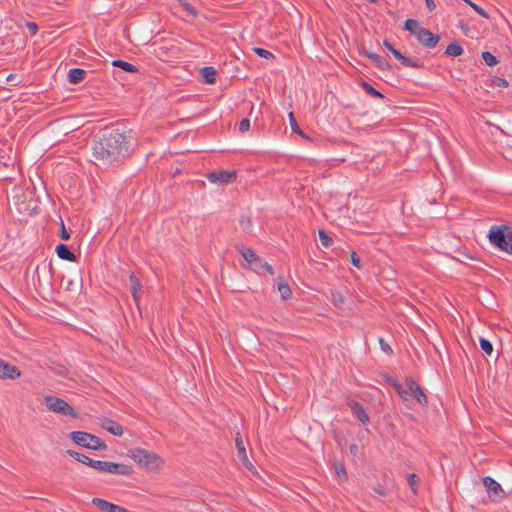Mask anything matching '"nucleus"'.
Returning <instances> with one entry per match:
<instances>
[{
	"label": "nucleus",
	"mask_w": 512,
	"mask_h": 512,
	"mask_svg": "<svg viewBox=\"0 0 512 512\" xmlns=\"http://www.w3.org/2000/svg\"><path fill=\"white\" fill-rule=\"evenodd\" d=\"M92 155L98 165L119 166L130 156L129 137L119 129L104 130L93 141Z\"/></svg>",
	"instance_id": "obj_1"
},
{
	"label": "nucleus",
	"mask_w": 512,
	"mask_h": 512,
	"mask_svg": "<svg viewBox=\"0 0 512 512\" xmlns=\"http://www.w3.org/2000/svg\"><path fill=\"white\" fill-rule=\"evenodd\" d=\"M128 456L142 468L154 473H158L164 463L160 455L143 448L130 449Z\"/></svg>",
	"instance_id": "obj_2"
},
{
	"label": "nucleus",
	"mask_w": 512,
	"mask_h": 512,
	"mask_svg": "<svg viewBox=\"0 0 512 512\" xmlns=\"http://www.w3.org/2000/svg\"><path fill=\"white\" fill-rule=\"evenodd\" d=\"M489 241L498 249L512 254V229L507 225H494L488 233Z\"/></svg>",
	"instance_id": "obj_3"
},
{
	"label": "nucleus",
	"mask_w": 512,
	"mask_h": 512,
	"mask_svg": "<svg viewBox=\"0 0 512 512\" xmlns=\"http://www.w3.org/2000/svg\"><path fill=\"white\" fill-rule=\"evenodd\" d=\"M70 439L77 445L95 451H104L107 444L99 437L83 431H73L69 434Z\"/></svg>",
	"instance_id": "obj_4"
},
{
	"label": "nucleus",
	"mask_w": 512,
	"mask_h": 512,
	"mask_svg": "<svg viewBox=\"0 0 512 512\" xmlns=\"http://www.w3.org/2000/svg\"><path fill=\"white\" fill-rule=\"evenodd\" d=\"M44 404L51 412L63 416H69L74 419L78 418L77 411L62 398H59L54 395H46L44 396Z\"/></svg>",
	"instance_id": "obj_5"
},
{
	"label": "nucleus",
	"mask_w": 512,
	"mask_h": 512,
	"mask_svg": "<svg viewBox=\"0 0 512 512\" xmlns=\"http://www.w3.org/2000/svg\"><path fill=\"white\" fill-rule=\"evenodd\" d=\"M94 469L101 472H108L115 475L121 476H130L134 472L132 466L124 464V463H116L110 461H101L94 462Z\"/></svg>",
	"instance_id": "obj_6"
},
{
	"label": "nucleus",
	"mask_w": 512,
	"mask_h": 512,
	"mask_svg": "<svg viewBox=\"0 0 512 512\" xmlns=\"http://www.w3.org/2000/svg\"><path fill=\"white\" fill-rule=\"evenodd\" d=\"M482 483L489 495V498L493 502H499L506 497V493L501 485L490 476H485L482 479Z\"/></svg>",
	"instance_id": "obj_7"
},
{
	"label": "nucleus",
	"mask_w": 512,
	"mask_h": 512,
	"mask_svg": "<svg viewBox=\"0 0 512 512\" xmlns=\"http://www.w3.org/2000/svg\"><path fill=\"white\" fill-rule=\"evenodd\" d=\"M405 385L407 387L406 390H408L410 393V398L413 397L422 406H427L428 399L426 394L412 377L405 378Z\"/></svg>",
	"instance_id": "obj_8"
},
{
	"label": "nucleus",
	"mask_w": 512,
	"mask_h": 512,
	"mask_svg": "<svg viewBox=\"0 0 512 512\" xmlns=\"http://www.w3.org/2000/svg\"><path fill=\"white\" fill-rule=\"evenodd\" d=\"M206 177L211 183H216L220 185L229 184L235 181L236 172L227 170L212 171L208 173Z\"/></svg>",
	"instance_id": "obj_9"
},
{
	"label": "nucleus",
	"mask_w": 512,
	"mask_h": 512,
	"mask_svg": "<svg viewBox=\"0 0 512 512\" xmlns=\"http://www.w3.org/2000/svg\"><path fill=\"white\" fill-rule=\"evenodd\" d=\"M235 445L237 449V457L239 458V460L249 471L256 473L255 466L248 459L244 442L240 433H237L235 436Z\"/></svg>",
	"instance_id": "obj_10"
},
{
	"label": "nucleus",
	"mask_w": 512,
	"mask_h": 512,
	"mask_svg": "<svg viewBox=\"0 0 512 512\" xmlns=\"http://www.w3.org/2000/svg\"><path fill=\"white\" fill-rule=\"evenodd\" d=\"M416 38L426 48H434L440 41L439 35L432 33L425 27L417 32Z\"/></svg>",
	"instance_id": "obj_11"
},
{
	"label": "nucleus",
	"mask_w": 512,
	"mask_h": 512,
	"mask_svg": "<svg viewBox=\"0 0 512 512\" xmlns=\"http://www.w3.org/2000/svg\"><path fill=\"white\" fill-rule=\"evenodd\" d=\"M383 379L388 385L392 386L396 390L402 400L408 401L410 399L409 391L404 389L400 382L392 375L386 373L383 375Z\"/></svg>",
	"instance_id": "obj_12"
},
{
	"label": "nucleus",
	"mask_w": 512,
	"mask_h": 512,
	"mask_svg": "<svg viewBox=\"0 0 512 512\" xmlns=\"http://www.w3.org/2000/svg\"><path fill=\"white\" fill-rule=\"evenodd\" d=\"M21 372L18 367L11 365L4 360L0 359V378L2 379H16L20 377Z\"/></svg>",
	"instance_id": "obj_13"
},
{
	"label": "nucleus",
	"mask_w": 512,
	"mask_h": 512,
	"mask_svg": "<svg viewBox=\"0 0 512 512\" xmlns=\"http://www.w3.org/2000/svg\"><path fill=\"white\" fill-rule=\"evenodd\" d=\"M92 504L102 511H107V512H124L125 511V508H123L119 505H116L114 503L108 502L101 498H96V497L93 498Z\"/></svg>",
	"instance_id": "obj_14"
},
{
	"label": "nucleus",
	"mask_w": 512,
	"mask_h": 512,
	"mask_svg": "<svg viewBox=\"0 0 512 512\" xmlns=\"http://www.w3.org/2000/svg\"><path fill=\"white\" fill-rule=\"evenodd\" d=\"M56 254L60 259L67 260L70 262L77 261L76 255L70 250L69 246L66 244H58L56 246Z\"/></svg>",
	"instance_id": "obj_15"
},
{
	"label": "nucleus",
	"mask_w": 512,
	"mask_h": 512,
	"mask_svg": "<svg viewBox=\"0 0 512 512\" xmlns=\"http://www.w3.org/2000/svg\"><path fill=\"white\" fill-rule=\"evenodd\" d=\"M393 56L396 59H398L401 62V64L405 67L416 68V69L423 67V64L421 62H419L418 60H413L409 57L404 56L399 50H394Z\"/></svg>",
	"instance_id": "obj_16"
},
{
	"label": "nucleus",
	"mask_w": 512,
	"mask_h": 512,
	"mask_svg": "<svg viewBox=\"0 0 512 512\" xmlns=\"http://www.w3.org/2000/svg\"><path fill=\"white\" fill-rule=\"evenodd\" d=\"M352 414L363 424L367 423L369 421V416L366 413L364 407L359 402H352L350 405Z\"/></svg>",
	"instance_id": "obj_17"
},
{
	"label": "nucleus",
	"mask_w": 512,
	"mask_h": 512,
	"mask_svg": "<svg viewBox=\"0 0 512 512\" xmlns=\"http://www.w3.org/2000/svg\"><path fill=\"white\" fill-rule=\"evenodd\" d=\"M102 427L115 436H122L124 433L123 427L116 421L109 418L104 419Z\"/></svg>",
	"instance_id": "obj_18"
},
{
	"label": "nucleus",
	"mask_w": 512,
	"mask_h": 512,
	"mask_svg": "<svg viewBox=\"0 0 512 512\" xmlns=\"http://www.w3.org/2000/svg\"><path fill=\"white\" fill-rule=\"evenodd\" d=\"M129 280L131 283V294L132 297L136 303V305L139 307V292L142 290V284L139 280V278L134 274L131 273L129 276Z\"/></svg>",
	"instance_id": "obj_19"
},
{
	"label": "nucleus",
	"mask_w": 512,
	"mask_h": 512,
	"mask_svg": "<svg viewBox=\"0 0 512 512\" xmlns=\"http://www.w3.org/2000/svg\"><path fill=\"white\" fill-rule=\"evenodd\" d=\"M202 80L206 84H214L216 82L217 71L212 66H205L200 70Z\"/></svg>",
	"instance_id": "obj_20"
},
{
	"label": "nucleus",
	"mask_w": 512,
	"mask_h": 512,
	"mask_svg": "<svg viewBox=\"0 0 512 512\" xmlns=\"http://www.w3.org/2000/svg\"><path fill=\"white\" fill-rule=\"evenodd\" d=\"M67 455H69L70 457H72L73 459H75L76 461L80 462V463H83L91 468L94 469V462H98L99 460H93L91 458H89L88 456L80 453V452H77V451H74V450H67L66 451Z\"/></svg>",
	"instance_id": "obj_21"
},
{
	"label": "nucleus",
	"mask_w": 512,
	"mask_h": 512,
	"mask_svg": "<svg viewBox=\"0 0 512 512\" xmlns=\"http://www.w3.org/2000/svg\"><path fill=\"white\" fill-rule=\"evenodd\" d=\"M87 72L81 68H72L68 71V81L71 84H78L85 79Z\"/></svg>",
	"instance_id": "obj_22"
},
{
	"label": "nucleus",
	"mask_w": 512,
	"mask_h": 512,
	"mask_svg": "<svg viewBox=\"0 0 512 512\" xmlns=\"http://www.w3.org/2000/svg\"><path fill=\"white\" fill-rule=\"evenodd\" d=\"M367 58L371 59L375 66L379 68L380 70H391L392 66L380 55L374 53V54H367Z\"/></svg>",
	"instance_id": "obj_23"
},
{
	"label": "nucleus",
	"mask_w": 512,
	"mask_h": 512,
	"mask_svg": "<svg viewBox=\"0 0 512 512\" xmlns=\"http://www.w3.org/2000/svg\"><path fill=\"white\" fill-rule=\"evenodd\" d=\"M237 251L243 256V258L250 265L253 261H259V256L251 249L244 246L237 247Z\"/></svg>",
	"instance_id": "obj_24"
},
{
	"label": "nucleus",
	"mask_w": 512,
	"mask_h": 512,
	"mask_svg": "<svg viewBox=\"0 0 512 512\" xmlns=\"http://www.w3.org/2000/svg\"><path fill=\"white\" fill-rule=\"evenodd\" d=\"M112 65L128 73H137L139 71L138 67L121 59L113 60Z\"/></svg>",
	"instance_id": "obj_25"
},
{
	"label": "nucleus",
	"mask_w": 512,
	"mask_h": 512,
	"mask_svg": "<svg viewBox=\"0 0 512 512\" xmlns=\"http://www.w3.org/2000/svg\"><path fill=\"white\" fill-rule=\"evenodd\" d=\"M464 52L462 46L457 42L450 43L445 50V54L452 57H458Z\"/></svg>",
	"instance_id": "obj_26"
},
{
	"label": "nucleus",
	"mask_w": 512,
	"mask_h": 512,
	"mask_svg": "<svg viewBox=\"0 0 512 512\" xmlns=\"http://www.w3.org/2000/svg\"><path fill=\"white\" fill-rule=\"evenodd\" d=\"M404 28L416 37L417 32L422 30L423 27L419 25L417 20L409 18L405 21Z\"/></svg>",
	"instance_id": "obj_27"
},
{
	"label": "nucleus",
	"mask_w": 512,
	"mask_h": 512,
	"mask_svg": "<svg viewBox=\"0 0 512 512\" xmlns=\"http://www.w3.org/2000/svg\"><path fill=\"white\" fill-rule=\"evenodd\" d=\"M361 86L366 91V93L369 94L370 96H372L374 98H378V99L384 98V95L380 91L373 88L368 82L363 81L361 83Z\"/></svg>",
	"instance_id": "obj_28"
},
{
	"label": "nucleus",
	"mask_w": 512,
	"mask_h": 512,
	"mask_svg": "<svg viewBox=\"0 0 512 512\" xmlns=\"http://www.w3.org/2000/svg\"><path fill=\"white\" fill-rule=\"evenodd\" d=\"M288 116H289V123H290L292 131L298 135H301L302 137H305L304 132L298 126V123L294 116V113L290 112Z\"/></svg>",
	"instance_id": "obj_29"
},
{
	"label": "nucleus",
	"mask_w": 512,
	"mask_h": 512,
	"mask_svg": "<svg viewBox=\"0 0 512 512\" xmlns=\"http://www.w3.org/2000/svg\"><path fill=\"white\" fill-rule=\"evenodd\" d=\"M481 350L488 356H490L493 352L492 343L486 338H480L479 340Z\"/></svg>",
	"instance_id": "obj_30"
},
{
	"label": "nucleus",
	"mask_w": 512,
	"mask_h": 512,
	"mask_svg": "<svg viewBox=\"0 0 512 512\" xmlns=\"http://www.w3.org/2000/svg\"><path fill=\"white\" fill-rule=\"evenodd\" d=\"M483 61L486 63V65L488 66H495L496 64H498V59L490 52L488 51H484L482 52V55H481Z\"/></svg>",
	"instance_id": "obj_31"
},
{
	"label": "nucleus",
	"mask_w": 512,
	"mask_h": 512,
	"mask_svg": "<svg viewBox=\"0 0 512 512\" xmlns=\"http://www.w3.org/2000/svg\"><path fill=\"white\" fill-rule=\"evenodd\" d=\"M181 7L191 16L196 17L197 10L188 2V0H177Z\"/></svg>",
	"instance_id": "obj_32"
},
{
	"label": "nucleus",
	"mask_w": 512,
	"mask_h": 512,
	"mask_svg": "<svg viewBox=\"0 0 512 512\" xmlns=\"http://www.w3.org/2000/svg\"><path fill=\"white\" fill-rule=\"evenodd\" d=\"M278 290H279V292L281 294L282 299H284V300L288 299L291 296V294H292L289 285L286 284V283L279 282L278 283Z\"/></svg>",
	"instance_id": "obj_33"
},
{
	"label": "nucleus",
	"mask_w": 512,
	"mask_h": 512,
	"mask_svg": "<svg viewBox=\"0 0 512 512\" xmlns=\"http://www.w3.org/2000/svg\"><path fill=\"white\" fill-rule=\"evenodd\" d=\"M319 239L324 247H330L333 244V239L324 230H319Z\"/></svg>",
	"instance_id": "obj_34"
},
{
	"label": "nucleus",
	"mask_w": 512,
	"mask_h": 512,
	"mask_svg": "<svg viewBox=\"0 0 512 512\" xmlns=\"http://www.w3.org/2000/svg\"><path fill=\"white\" fill-rule=\"evenodd\" d=\"M253 51L255 54H257L259 57H262V58H265V59H274L275 56L272 52L264 49V48H260V47H254L253 48Z\"/></svg>",
	"instance_id": "obj_35"
},
{
	"label": "nucleus",
	"mask_w": 512,
	"mask_h": 512,
	"mask_svg": "<svg viewBox=\"0 0 512 512\" xmlns=\"http://www.w3.org/2000/svg\"><path fill=\"white\" fill-rule=\"evenodd\" d=\"M334 468H335V471H336V474L346 480L347 479V472H346V468H345V465L342 463V462H335L334 463Z\"/></svg>",
	"instance_id": "obj_36"
},
{
	"label": "nucleus",
	"mask_w": 512,
	"mask_h": 512,
	"mask_svg": "<svg viewBox=\"0 0 512 512\" xmlns=\"http://www.w3.org/2000/svg\"><path fill=\"white\" fill-rule=\"evenodd\" d=\"M408 482H409V485L413 491L414 494L417 493V488H418V483H419V478L416 474L412 473L408 476Z\"/></svg>",
	"instance_id": "obj_37"
},
{
	"label": "nucleus",
	"mask_w": 512,
	"mask_h": 512,
	"mask_svg": "<svg viewBox=\"0 0 512 512\" xmlns=\"http://www.w3.org/2000/svg\"><path fill=\"white\" fill-rule=\"evenodd\" d=\"M468 5L477 13L479 14L480 16L488 19L489 18V14L480 6H478L476 3L470 1L468 3Z\"/></svg>",
	"instance_id": "obj_38"
},
{
	"label": "nucleus",
	"mask_w": 512,
	"mask_h": 512,
	"mask_svg": "<svg viewBox=\"0 0 512 512\" xmlns=\"http://www.w3.org/2000/svg\"><path fill=\"white\" fill-rule=\"evenodd\" d=\"M491 82H492V85L497 86V87L506 88L509 86V83L506 79L498 77V76H494L491 79Z\"/></svg>",
	"instance_id": "obj_39"
},
{
	"label": "nucleus",
	"mask_w": 512,
	"mask_h": 512,
	"mask_svg": "<svg viewBox=\"0 0 512 512\" xmlns=\"http://www.w3.org/2000/svg\"><path fill=\"white\" fill-rule=\"evenodd\" d=\"M379 344H380V348L381 350L386 353L387 355H392L393 354V349L391 348V346L385 342V340L383 338H379Z\"/></svg>",
	"instance_id": "obj_40"
},
{
	"label": "nucleus",
	"mask_w": 512,
	"mask_h": 512,
	"mask_svg": "<svg viewBox=\"0 0 512 512\" xmlns=\"http://www.w3.org/2000/svg\"><path fill=\"white\" fill-rule=\"evenodd\" d=\"M350 260H351V264L353 266H355L358 269L361 268L360 258H359V256L357 255V253L355 251H351V253H350Z\"/></svg>",
	"instance_id": "obj_41"
},
{
	"label": "nucleus",
	"mask_w": 512,
	"mask_h": 512,
	"mask_svg": "<svg viewBox=\"0 0 512 512\" xmlns=\"http://www.w3.org/2000/svg\"><path fill=\"white\" fill-rule=\"evenodd\" d=\"M250 129V120L247 118H244L239 123V131L241 133L247 132Z\"/></svg>",
	"instance_id": "obj_42"
},
{
	"label": "nucleus",
	"mask_w": 512,
	"mask_h": 512,
	"mask_svg": "<svg viewBox=\"0 0 512 512\" xmlns=\"http://www.w3.org/2000/svg\"><path fill=\"white\" fill-rule=\"evenodd\" d=\"M240 225L244 229H249L251 227V225H252L250 217H247V216L241 217Z\"/></svg>",
	"instance_id": "obj_43"
},
{
	"label": "nucleus",
	"mask_w": 512,
	"mask_h": 512,
	"mask_svg": "<svg viewBox=\"0 0 512 512\" xmlns=\"http://www.w3.org/2000/svg\"><path fill=\"white\" fill-rule=\"evenodd\" d=\"M263 260L262 258L259 257V261H253L252 264H250V266L252 267V269L257 272V273H260L261 271V264H263Z\"/></svg>",
	"instance_id": "obj_44"
},
{
	"label": "nucleus",
	"mask_w": 512,
	"mask_h": 512,
	"mask_svg": "<svg viewBox=\"0 0 512 512\" xmlns=\"http://www.w3.org/2000/svg\"><path fill=\"white\" fill-rule=\"evenodd\" d=\"M26 26H27L29 32L32 35H35L38 32V26H37L36 23H34V22H27Z\"/></svg>",
	"instance_id": "obj_45"
},
{
	"label": "nucleus",
	"mask_w": 512,
	"mask_h": 512,
	"mask_svg": "<svg viewBox=\"0 0 512 512\" xmlns=\"http://www.w3.org/2000/svg\"><path fill=\"white\" fill-rule=\"evenodd\" d=\"M60 238L65 241L70 239V233L66 230L63 223H62V227H61Z\"/></svg>",
	"instance_id": "obj_46"
},
{
	"label": "nucleus",
	"mask_w": 512,
	"mask_h": 512,
	"mask_svg": "<svg viewBox=\"0 0 512 512\" xmlns=\"http://www.w3.org/2000/svg\"><path fill=\"white\" fill-rule=\"evenodd\" d=\"M261 269H264L270 275L274 274L273 267L268 262H266V261H264L263 264H261Z\"/></svg>",
	"instance_id": "obj_47"
},
{
	"label": "nucleus",
	"mask_w": 512,
	"mask_h": 512,
	"mask_svg": "<svg viewBox=\"0 0 512 512\" xmlns=\"http://www.w3.org/2000/svg\"><path fill=\"white\" fill-rule=\"evenodd\" d=\"M333 301L334 303H343L344 302V297L341 293H337V294H333Z\"/></svg>",
	"instance_id": "obj_48"
},
{
	"label": "nucleus",
	"mask_w": 512,
	"mask_h": 512,
	"mask_svg": "<svg viewBox=\"0 0 512 512\" xmlns=\"http://www.w3.org/2000/svg\"><path fill=\"white\" fill-rule=\"evenodd\" d=\"M425 3H426V7L429 11L434 10L436 7L434 0H425Z\"/></svg>",
	"instance_id": "obj_49"
},
{
	"label": "nucleus",
	"mask_w": 512,
	"mask_h": 512,
	"mask_svg": "<svg viewBox=\"0 0 512 512\" xmlns=\"http://www.w3.org/2000/svg\"><path fill=\"white\" fill-rule=\"evenodd\" d=\"M349 451L352 455L357 456L359 448L356 444H350Z\"/></svg>",
	"instance_id": "obj_50"
},
{
	"label": "nucleus",
	"mask_w": 512,
	"mask_h": 512,
	"mask_svg": "<svg viewBox=\"0 0 512 512\" xmlns=\"http://www.w3.org/2000/svg\"><path fill=\"white\" fill-rule=\"evenodd\" d=\"M383 46L386 47L392 54L393 51L396 50L388 40L383 41Z\"/></svg>",
	"instance_id": "obj_51"
},
{
	"label": "nucleus",
	"mask_w": 512,
	"mask_h": 512,
	"mask_svg": "<svg viewBox=\"0 0 512 512\" xmlns=\"http://www.w3.org/2000/svg\"><path fill=\"white\" fill-rule=\"evenodd\" d=\"M359 53H360L361 55L366 56V57H367V54H374L373 52H369V51H367L364 47H362V48L359 50Z\"/></svg>",
	"instance_id": "obj_52"
},
{
	"label": "nucleus",
	"mask_w": 512,
	"mask_h": 512,
	"mask_svg": "<svg viewBox=\"0 0 512 512\" xmlns=\"http://www.w3.org/2000/svg\"><path fill=\"white\" fill-rule=\"evenodd\" d=\"M460 28H461L464 32L469 31V28H468L467 24L463 23V21H461V22H460Z\"/></svg>",
	"instance_id": "obj_53"
},
{
	"label": "nucleus",
	"mask_w": 512,
	"mask_h": 512,
	"mask_svg": "<svg viewBox=\"0 0 512 512\" xmlns=\"http://www.w3.org/2000/svg\"><path fill=\"white\" fill-rule=\"evenodd\" d=\"M375 491L380 495H385V491L382 488L375 489Z\"/></svg>",
	"instance_id": "obj_54"
}]
</instances>
